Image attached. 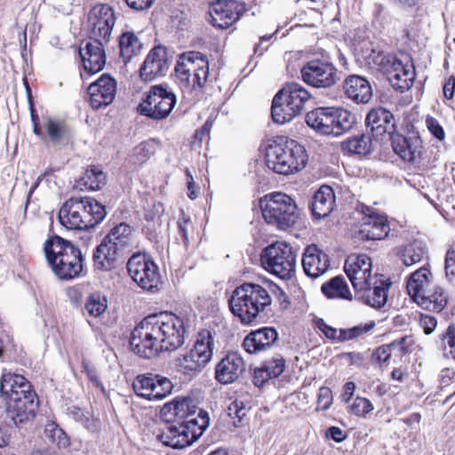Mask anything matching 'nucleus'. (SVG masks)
Here are the masks:
<instances>
[{
    "label": "nucleus",
    "mask_w": 455,
    "mask_h": 455,
    "mask_svg": "<svg viewBox=\"0 0 455 455\" xmlns=\"http://www.w3.org/2000/svg\"><path fill=\"white\" fill-rule=\"evenodd\" d=\"M434 284L432 273L427 267H423L411 274L406 283V291L418 304Z\"/></svg>",
    "instance_id": "obj_28"
},
{
    "label": "nucleus",
    "mask_w": 455,
    "mask_h": 455,
    "mask_svg": "<svg viewBox=\"0 0 455 455\" xmlns=\"http://www.w3.org/2000/svg\"><path fill=\"white\" fill-rule=\"evenodd\" d=\"M29 382L20 374L4 370L0 379V393L7 399L31 391Z\"/></svg>",
    "instance_id": "obj_30"
},
{
    "label": "nucleus",
    "mask_w": 455,
    "mask_h": 455,
    "mask_svg": "<svg viewBox=\"0 0 455 455\" xmlns=\"http://www.w3.org/2000/svg\"><path fill=\"white\" fill-rule=\"evenodd\" d=\"M158 437L164 445L174 449H182L192 444L188 434L186 432L181 422L178 426H166Z\"/></svg>",
    "instance_id": "obj_33"
},
{
    "label": "nucleus",
    "mask_w": 455,
    "mask_h": 455,
    "mask_svg": "<svg viewBox=\"0 0 455 455\" xmlns=\"http://www.w3.org/2000/svg\"><path fill=\"white\" fill-rule=\"evenodd\" d=\"M413 340L411 337L406 336L402 338L400 340H395L391 343V347L395 349V353L403 354L409 349V347L412 344Z\"/></svg>",
    "instance_id": "obj_61"
},
{
    "label": "nucleus",
    "mask_w": 455,
    "mask_h": 455,
    "mask_svg": "<svg viewBox=\"0 0 455 455\" xmlns=\"http://www.w3.org/2000/svg\"><path fill=\"white\" fill-rule=\"evenodd\" d=\"M83 368L84 371L86 372L88 378L91 379V381L96 387H100L102 391H104V386L99 379L96 370L92 366H91L89 363L86 362L83 363Z\"/></svg>",
    "instance_id": "obj_63"
},
{
    "label": "nucleus",
    "mask_w": 455,
    "mask_h": 455,
    "mask_svg": "<svg viewBox=\"0 0 455 455\" xmlns=\"http://www.w3.org/2000/svg\"><path fill=\"white\" fill-rule=\"evenodd\" d=\"M185 332L182 318L161 312L148 315L134 328L130 345L140 356L152 358L161 351H173L181 347Z\"/></svg>",
    "instance_id": "obj_1"
},
{
    "label": "nucleus",
    "mask_w": 455,
    "mask_h": 455,
    "mask_svg": "<svg viewBox=\"0 0 455 455\" xmlns=\"http://www.w3.org/2000/svg\"><path fill=\"white\" fill-rule=\"evenodd\" d=\"M120 54L124 62L140 53L142 44L133 32L124 33L119 39Z\"/></svg>",
    "instance_id": "obj_43"
},
{
    "label": "nucleus",
    "mask_w": 455,
    "mask_h": 455,
    "mask_svg": "<svg viewBox=\"0 0 455 455\" xmlns=\"http://www.w3.org/2000/svg\"><path fill=\"white\" fill-rule=\"evenodd\" d=\"M214 334L208 330L201 331L193 348L176 359V367L183 374L195 376L212 360L215 349Z\"/></svg>",
    "instance_id": "obj_9"
},
{
    "label": "nucleus",
    "mask_w": 455,
    "mask_h": 455,
    "mask_svg": "<svg viewBox=\"0 0 455 455\" xmlns=\"http://www.w3.org/2000/svg\"><path fill=\"white\" fill-rule=\"evenodd\" d=\"M228 414L240 421L247 414V408L243 401L235 400L228 407Z\"/></svg>",
    "instance_id": "obj_56"
},
{
    "label": "nucleus",
    "mask_w": 455,
    "mask_h": 455,
    "mask_svg": "<svg viewBox=\"0 0 455 455\" xmlns=\"http://www.w3.org/2000/svg\"><path fill=\"white\" fill-rule=\"evenodd\" d=\"M393 150L403 161L419 163L423 153V141L417 132H411L406 136L400 133L391 137Z\"/></svg>",
    "instance_id": "obj_19"
},
{
    "label": "nucleus",
    "mask_w": 455,
    "mask_h": 455,
    "mask_svg": "<svg viewBox=\"0 0 455 455\" xmlns=\"http://www.w3.org/2000/svg\"><path fill=\"white\" fill-rule=\"evenodd\" d=\"M448 294L444 289L434 284L429 291L422 296L418 305L421 307L434 312H441L447 305Z\"/></svg>",
    "instance_id": "obj_37"
},
{
    "label": "nucleus",
    "mask_w": 455,
    "mask_h": 455,
    "mask_svg": "<svg viewBox=\"0 0 455 455\" xmlns=\"http://www.w3.org/2000/svg\"><path fill=\"white\" fill-rule=\"evenodd\" d=\"M332 109L333 108H318L308 112L306 116L307 125L322 134L330 135Z\"/></svg>",
    "instance_id": "obj_38"
},
{
    "label": "nucleus",
    "mask_w": 455,
    "mask_h": 455,
    "mask_svg": "<svg viewBox=\"0 0 455 455\" xmlns=\"http://www.w3.org/2000/svg\"><path fill=\"white\" fill-rule=\"evenodd\" d=\"M162 411L164 415L170 414L181 422L196 412V405L192 398L178 397L164 404Z\"/></svg>",
    "instance_id": "obj_34"
},
{
    "label": "nucleus",
    "mask_w": 455,
    "mask_h": 455,
    "mask_svg": "<svg viewBox=\"0 0 455 455\" xmlns=\"http://www.w3.org/2000/svg\"><path fill=\"white\" fill-rule=\"evenodd\" d=\"M176 103L175 93L167 85L158 84L150 88L139 110L152 119L161 120L169 116Z\"/></svg>",
    "instance_id": "obj_12"
},
{
    "label": "nucleus",
    "mask_w": 455,
    "mask_h": 455,
    "mask_svg": "<svg viewBox=\"0 0 455 455\" xmlns=\"http://www.w3.org/2000/svg\"><path fill=\"white\" fill-rule=\"evenodd\" d=\"M357 211L363 215L358 229L361 239L381 240L388 235L390 228L386 216L363 204L358 206Z\"/></svg>",
    "instance_id": "obj_18"
},
{
    "label": "nucleus",
    "mask_w": 455,
    "mask_h": 455,
    "mask_svg": "<svg viewBox=\"0 0 455 455\" xmlns=\"http://www.w3.org/2000/svg\"><path fill=\"white\" fill-rule=\"evenodd\" d=\"M344 269L355 291L365 290L366 285L379 276L372 274L371 259L366 254L349 255L345 261Z\"/></svg>",
    "instance_id": "obj_16"
},
{
    "label": "nucleus",
    "mask_w": 455,
    "mask_h": 455,
    "mask_svg": "<svg viewBox=\"0 0 455 455\" xmlns=\"http://www.w3.org/2000/svg\"><path fill=\"white\" fill-rule=\"evenodd\" d=\"M426 125L430 133L438 140L445 139V132L439 122L432 116H427L426 119Z\"/></svg>",
    "instance_id": "obj_57"
},
{
    "label": "nucleus",
    "mask_w": 455,
    "mask_h": 455,
    "mask_svg": "<svg viewBox=\"0 0 455 455\" xmlns=\"http://www.w3.org/2000/svg\"><path fill=\"white\" fill-rule=\"evenodd\" d=\"M300 73L302 80L315 88H330L339 80L338 69L326 60L315 59L307 62Z\"/></svg>",
    "instance_id": "obj_15"
},
{
    "label": "nucleus",
    "mask_w": 455,
    "mask_h": 455,
    "mask_svg": "<svg viewBox=\"0 0 455 455\" xmlns=\"http://www.w3.org/2000/svg\"><path fill=\"white\" fill-rule=\"evenodd\" d=\"M323 293L329 299H352V293L342 276H335L324 283L321 288Z\"/></svg>",
    "instance_id": "obj_41"
},
{
    "label": "nucleus",
    "mask_w": 455,
    "mask_h": 455,
    "mask_svg": "<svg viewBox=\"0 0 455 455\" xmlns=\"http://www.w3.org/2000/svg\"><path fill=\"white\" fill-rule=\"evenodd\" d=\"M393 353H395V351L393 349V347H391L390 343L389 345H384L378 347L374 351L372 358L379 363H386L388 361Z\"/></svg>",
    "instance_id": "obj_58"
},
{
    "label": "nucleus",
    "mask_w": 455,
    "mask_h": 455,
    "mask_svg": "<svg viewBox=\"0 0 455 455\" xmlns=\"http://www.w3.org/2000/svg\"><path fill=\"white\" fill-rule=\"evenodd\" d=\"M105 206L92 197L70 198L59 212V220L67 229L94 228L106 217Z\"/></svg>",
    "instance_id": "obj_5"
},
{
    "label": "nucleus",
    "mask_w": 455,
    "mask_h": 455,
    "mask_svg": "<svg viewBox=\"0 0 455 455\" xmlns=\"http://www.w3.org/2000/svg\"><path fill=\"white\" fill-rule=\"evenodd\" d=\"M443 350L447 356L455 359V327L451 325L447 328L443 336Z\"/></svg>",
    "instance_id": "obj_54"
},
{
    "label": "nucleus",
    "mask_w": 455,
    "mask_h": 455,
    "mask_svg": "<svg viewBox=\"0 0 455 455\" xmlns=\"http://www.w3.org/2000/svg\"><path fill=\"white\" fill-rule=\"evenodd\" d=\"M44 251L48 263L59 278L72 279L82 272V252L69 241L58 235L52 236L44 243Z\"/></svg>",
    "instance_id": "obj_4"
},
{
    "label": "nucleus",
    "mask_w": 455,
    "mask_h": 455,
    "mask_svg": "<svg viewBox=\"0 0 455 455\" xmlns=\"http://www.w3.org/2000/svg\"><path fill=\"white\" fill-rule=\"evenodd\" d=\"M419 324L423 328L426 334H430L435 329L437 321L434 316L421 315Z\"/></svg>",
    "instance_id": "obj_60"
},
{
    "label": "nucleus",
    "mask_w": 455,
    "mask_h": 455,
    "mask_svg": "<svg viewBox=\"0 0 455 455\" xmlns=\"http://www.w3.org/2000/svg\"><path fill=\"white\" fill-rule=\"evenodd\" d=\"M243 371V358L236 353H231L217 364L215 377L221 384H230L235 381Z\"/></svg>",
    "instance_id": "obj_26"
},
{
    "label": "nucleus",
    "mask_w": 455,
    "mask_h": 455,
    "mask_svg": "<svg viewBox=\"0 0 455 455\" xmlns=\"http://www.w3.org/2000/svg\"><path fill=\"white\" fill-rule=\"evenodd\" d=\"M260 260L263 267L281 279H290L295 272L296 254L284 242H275L266 247Z\"/></svg>",
    "instance_id": "obj_11"
},
{
    "label": "nucleus",
    "mask_w": 455,
    "mask_h": 455,
    "mask_svg": "<svg viewBox=\"0 0 455 455\" xmlns=\"http://www.w3.org/2000/svg\"><path fill=\"white\" fill-rule=\"evenodd\" d=\"M278 334L274 328L265 327L251 331L245 337L243 347L249 354H256L270 348L277 340Z\"/></svg>",
    "instance_id": "obj_27"
},
{
    "label": "nucleus",
    "mask_w": 455,
    "mask_h": 455,
    "mask_svg": "<svg viewBox=\"0 0 455 455\" xmlns=\"http://www.w3.org/2000/svg\"><path fill=\"white\" fill-rule=\"evenodd\" d=\"M210 419L208 413L203 410H199L197 414L187 418L181 421L186 432L188 434L192 443L196 441L209 426Z\"/></svg>",
    "instance_id": "obj_39"
},
{
    "label": "nucleus",
    "mask_w": 455,
    "mask_h": 455,
    "mask_svg": "<svg viewBox=\"0 0 455 455\" xmlns=\"http://www.w3.org/2000/svg\"><path fill=\"white\" fill-rule=\"evenodd\" d=\"M333 396L331 390L327 387L319 388L317 396V410L326 411L332 404Z\"/></svg>",
    "instance_id": "obj_55"
},
{
    "label": "nucleus",
    "mask_w": 455,
    "mask_h": 455,
    "mask_svg": "<svg viewBox=\"0 0 455 455\" xmlns=\"http://www.w3.org/2000/svg\"><path fill=\"white\" fill-rule=\"evenodd\" d=\"M127 269L140 287L152 292L157 290L160 275L156 265L146 254H133L127 262Z\"/></svg>",
    "instance_id": "obj_13"
},
{
    "label": "nucleus",
    "mask_w": 455,
    "mask_h": 455,
    "mask_svg": "<svg viewBox=\"0 0 455 455\" xmlns=\"http://www.w3.org/2000/svg\"><path fill=\"white\" fill-rule=\"evenodd\" d=\"M37 407L36 394L33 390L12 396L7 401L6 418L15 426L25 424L35 418Z\"/></svg>",
    "instance_id": "obj_17"
},
{
    "label": "nucleus",
    "mask_w": 455,
    "mask_h": 455,
    "mask_svg": "<svg viewBox=\"0 0 455 455\" xmlns=\"http://www.w3.org/2000/svg\"><path fill=\"white\" fill-rule=\"evenodd\" d=\"M116 17L114 9L106 4L93 6L87 18V28L91 40L108 42Z\"/></svg>",
    "instance_id": "obj_14"
},
{
    "label": "nucleus",
    "mask_w": 455,
    "mask_h": 455,
    "mask_svg": "<svg viewBox=\"0 0 455 455\" xmlns=\"http://www.w3.org/2000/svg\"><path fill=\"white\" fill-rule=\"evenodd\" d=\"M84 308L90 315L99 317L108 308V299L100 292H93L87 297Z\"/></svg>",
    "instance_id": "obj_47"
},
{
    "label": "nucleus",
    "mask_w": 455,
    "mask_h": 455,
    "mask_svg": "<svg viewBox=\"0 0 455 455\" xmlns=\"http://www.w3.org/2000/svg\"><path fill=\"white\" fill-rule=\"evenodd\" d=\"M330 135L340 136L352 129L355 124V116L343 108H333L331 111Z\"/></svg>",
    "instance_id": "obj_35"
},
{
    "label": "nucleus",
    "mask_w": 455,
    "mask_h": 455,
    "mask_svg": "<svg viewBox=\"0 0 455 455\" xmlns=\"http://www.w3.org/2000/svg\"><path fill=\"white\" fill-rule=\"evenodd\" d=\"M373 410V405L370 400L363 397H356L350 405V413L355 416H364Z\"/></svg>",
    "instance_id": "obj_53"
},
{
    "label": "nucleus",
    "mask_w": 455,
    "mask_h": 455,
    "mask_svg": "<svg viewBox=\"0 0 455 455\" xmlns=\"http://www.w3.org/2000/svg\"><path fill=\"white\" fill-rule=\"evenodd\" d=\"M345 95L357 104H365L372 97V89L370 83L363 76H349L343 84Z\"/></svg>",
    "instance_id": "obj_29"
},
{
    "label": "nucleus",
    "mask_w": 455,
    "mask_h": 455,
    "mask_svg": "<svg viewBox=\"0 0 455 455\" xmlns=\"http://www.w3.org/2000/svg\"><path fill=\"white\" fill-rule=\"evenodd\" d=\"M169 69L166 50L162 46L153 48L147 55L140 68V76L144 82L165 76Z\"/></svg>",
    "instance_id": "obj_21"
},
{
    "label": "nucleus",
    "mask_w": 455,
    "mask_h": 455,
    "mask_svg": "<svg viewBox=\"0 0 455 455\" xmlns=\"http://www.w3.org/2000/svg\"><path fill=\"white\" fill-rule=\"evenodd\" d=\"M394 119L393 114L383 108H378L371 109L366 116V124L371 127L372 132L378 133L390 132L393 130L395 124H392Z\"/></svg>",
    "instance_id": "obj_36"
},
{
    "label": "nucleus",
    "mask_w": 455,
    "mask_h": 455,
    "mask_svg": "<svg viewBox=\"0 0 455 455\" xmlns=\"http://www.w3.org/2000/svg\"><path fill=\"white\" fill-rule=\"evenodd\" d=\"M172 388L173 385L169 379L158 375L148 400H162L171 394Z\"/></svg>",
    "instance_id": "obj_49"
},
{
    "label": "nucleus",
    "mask_w": 455,
    "mask_h": 455,
    "mask_svg": "<svg viewBox=\"0 0 455 455\" xmlns=\"http://www.w3.org/2000/svg\"><path fill=\"white\" fill-rule=\"evenodd\" d=\"M134 242L133 229L130 225L120 223L114 227L93 253L95 267L105 271L111 269L118 258L132 248Z\"/></svg>",
    "instance_id": "obj_6"
},
{
    "label": "nucleus",
    "mask_w": 455,
    "mask_h": 455,
    "mask_svg": "<svg viewBox=\"0 0 455 455\" xmlns=\"http://www.w3.org/2000/svg\"><path fill=\"white\" fill-rule=\"evenodd\" d=\"M268 373L274 378L279 377L286 367V362L281 355H275L263 363Z\"/></svg>",
    "instance_id": "obj_51"
},
{
    "label": "nucleus",
    "mask_w": 455,
    "mask_h": 455,
    "mask_svg": "<svg viewBox=\"0 0 455 455\" xmlns=\"http://www.w3.org/2000/svg\"><path fill=\"white\" fill-rule=\"evenodd\" d=\"M279 92L283 99L290 103L298 116L301 114L306 103L311 99L309 92L298 83L287 84Z\"/></svg>",
    "instance_id": "obj_32"
},
{
    "label": "nucleus",
    "mask_w": 455,
    "mask_h": 455,
    "mask_svg": "<svg viewBox=\"0 0 455 455\" xmlns=\"http://www.w3.org/2000/svg\"><path fill=\"white\" fill-rule=\"evenodd\" d=\"M89 102L98 109L113 102L116 93V82L109 76L102 75L88 87Z\"/></svg>",
    "instance_id": "obj_22"
},
{
    "label": "nucleus",
    "mask_w": 455,
    "mask_h": 455,
    "mask_svg": "<svg viewBox=\"0 0 455 455\" xmlns=\"http://www.w3.org/2000/svg\"><path fill=\"white\" fill-rule=\"evenodd\" d=\"M445 272L446 275L451 279L455 276V251L450 250L446 254L445 259Z\"/></svg>",
    "instance_id": "obj_62"
},
{
    "label": "nucleus",
    "mask_w": 455,
    "mask_h": 455,
    "mask_svg": "<svg viewBox=\"0 0 455 455\" xmlns=\"http://www.w3.org/2000/svg\"><path fill=\"white\" fill-rule=\"evenodd\" d=\"M155 143L145 141L138 145L133 149V157L135 163L143 164L155 154Z\"/></svg>",
    "instance_id": "obj_50"
},
{
    "label": "nucleus",
    "mask_w": 455,
    "mask_h": 455,
    "mask_svg": "<svg viewBox=\"0 0 455 455\" xmlns=\"http://www.w3.org/2000/svg\"><path fill=\"white\" fill-rule=\"evenodd\" d=\"M259 207L266 222L285 230L292 227L299 219L298 206L295 201L283 193L266 195L259 201Z\"/></svg>",
    "instance_id": "obj_7"
},
{
    "label": "nucleus",
    "mask_w": 455,
    "mask_h": 455,
    "mask_svg": "<svg viewBox=\"0 0 455 455\" xmlns=\"http://www.w3.org/2000/svg\"><path fill=\"white\" fill-rule=\"evenodd\" d=\"M400 257L403 263L410 267L427 258V249L421 242L415 241L403 247Z\"/></svg>",
    "instance_id": "obj_45"
},
{
    "label": "nucleus",
    "mask_w": 455,
    "mask_h": 455,
    "mask_svg": "<svg viewBox=\"0 0 455 455\" xmlns=\"http://www.w3.org/2000/svg\"><path fill=\"white\" fill-rule=\"evenodd\" d=\"M158 375L146 374L138 376L133 383L132 387L134 392L141 397L149 399L150 395L154 388L155 381H157Z\"/></svg>",
    "instance_id": "obj_48"
},
{
    "label": "nucleus",
    "mask_w": 455,
    "mask_h": 455,
    "mask_svg": "<svg viewBox=\"0 0 455 455\" xmlns=\"http://www.w3.org/2000/svg\"><path fill=\"white\" fill-rule=\"evenodd\" d=\"M107 176L97 165L88 166L78 181V186L88 190H100L106 184Z\"/></svg>",
    "instance_id": "obj_42"
},
{
    "label": "nucleus",
    "mask_w": 455,
    "mask_h": 455,
    "mask_svg": "<svg viewBox=\"0 0 455 455\" xmlns=\"http://www.w3.org/2000/svg\"><path fill=\"white\" fill-rule=\"evenodd\" d=\"M341 148L349 154L367 155L371 152V139L370 135L359 134L344 140Z\"/></svg>",
    "instance_id": "obj_44"
},
{
    "label": "nucleus",
    "mask_w": 455,
    "mask_h": 455,
    "mask_svg": "<svg viewBox=\"0 0 455 455\" xmlns=\"http://www.w3.org/2000/svg\"><path fill=\"white\" fill-rule=\"evenodd\" d=\"M43 121L46 136L53 145L60 143L66 138L68 131L62 122L49 116L44 117Z\"/></svg>",
    "instance_id": "obj_46"
},
{
    "label": "nucleus",
    "mask_w": 455,
    "mask_h": 455,
    "mask_svg": "<svg viewBox=\"0 0 455 455\" xmlns=\"http://www.w3.org/2000/svg\"><path fill=\"white\" fill-rule=\"evenodd\" d=\"M319 329L328 339L339 341L341 329L333 328L325 323H319Z\"/></svg>",
    "instance_id": "obj_64"
},
{
    "label": "nucleus",
    "mask_w": 455,
    "mask_h": 455,
    "mask_svg": "<svg viewBox=\"0 0 455 455\" xmlns=\"http://www.w3.org/2000/svg\"><path fill=\"white\" fill-rule=\"evenodd\" d=\"M374 327V323L354 326L349 329H341L339 341L343 342L357 338Z\"/></svg>",
    "instance_id": "obj_52"
},
{
    "label": "nucleus",
    "mask_w": 455,
    "mask_h": 455,
    "mask_svg": "<svg viewBox=\"0 0 455 455\" xmlns=\"http://www.w3.org/2000/svg\"><path fill=\"white\" fill-rule=\"evenodd\" d=\"M376 65L387 76L392 86L402 92L408 90L415 79V69L411 58L407 54L400 57L379 52L374 59Z\"/></svg>",
    "instance_id": "obj_10"
},
{
    "label": "nucleus",
    "mask_w": 455,
    "mask_h": 455,
    "mask_svg": "<svg viewBox=\"0 0 455 455\" xmlns=\"http://www.w3.org/2000/svg\"><path fill=\"white\" fill-rule=\"evenodd\" d=\"M335 195L329 186H322L315 194L311 204L313 215L317 219H323L333 211Z\"/></svg>",
    "instance_id": "obj_31"
},
{
    "label": "nucleus",
    "mask_w": 455,
    "mask_h": 455,
    "mask_svg": "<svg viewBox=\"0 0 455 455\" xmlns=\"http://www.w3.org/2000/svg\"><path fill=\"white\" fill-rule=\"evenodd\" d=\"M271 115L275 123L283 124L294 119L298 114L278 92L273 99Z\"/></svg>",
    "instance_id": "obj_40"
},
{
    "label": "nucleus",
    "mask_w": 455,
    "mask_h": 455,
    "mask_svg": "<svg viewBox=\"0 0 455 455\" xmlns=\"http://www.w3.org/2000/svg\"><path fill=\"white\" fill-rule=\"evenodd\" d=\"M243 7L234 0H219L209 7V21L216 28H227L240 19Z\"/></svg>",
    "instance_id": "obj_20"
},
{
    "label": "nucleus",
    "mask_w": 455,
    "mask_h": 455,
    "mask_svg": "<svg viewBox=\"0 0 455 455\" xmlns=\"http://www.w3.org/2000/svg\"><path fill=\"white\" fill-rule=\"evenodd\" d=\"M272 302L266 288L244 283L237 286L228 299L231 313L243 323H251Z\"/></svg>",
    "instance_id": "obj_3"
},
{
    "label": "nucleus",
    "mask_w": 455,
    "mask_h": 455,
    "mask_svg": "<svg viewBox=\"0 0 455 455\" xmlns=\"http://www.w3.org/2000/svg\"><path fill=\"white\" fill-rule=\"evenodd\" d=\"M105 43L102 40H92L86 43L84 49H81L80 55L84 68L88 74H94L103 69L106 64V54L103 49Z\"/></svg>",
    "instance_id": "obj_24"
},
{
    "label": "nucleus",
    "mask_w": 455,
    "mask_h": 455,
    "mask_svg": "<svg viewBox=\"0 0 455 455\" xmlns=\"http://www.w3.org/2000/svg\"><path fill=\"white\" fill-rule=\"evenodd\" d=\"M389 286V283L378 276L366 285L365 290L355 291L364 304L374 308H381L387 303Z\"/></svg>",
    "instance_id": "obj_25"
},
{
    "label": "nucleus",
    "mask_w": 455,
    "mask_h": 455,
    "mask_svg": "<svg viewBox=\"0 0 455 455\" xmlns=\"http://www.w3.org/2000/svg\"><path fill=\"white\" fill-rule=\"evenodd\" d=\"M307 162L303 146L281 136L269 140L266 146V164L273 172L290 175L302 170Z\"/></svg>",
    "instance_id": "obj_2"
},
{
    "label": "nucleus",
    "mask_w": 455,
    "mask_h": 455,
    "mask_svg": "<svg viewBox=\"0 0 455 455\" xmlns=\"http://www.w3.org/2000/svg\"><path fill=\"white\" fill-rule=\"evenodd\" d=\"M175 76L181 87L194 90L202 87L209 76L207 57L199 52L180 55L175 66Z\"/></svg>",
    "instance_id": "obj_8"
},
{
    "label": "nucleus",
    "mask_w": 455,
    "mask_h": 455,
    "mask_svg": "<svg viewBox=\"0 0 455 455\" xmlns=\"http://www.w3.org/2000/svg\"><path fill=\"white\" fill-rule=\"evenodd\" d=\"M270 379H273V377L268 373L263 364L261 367L254 370L252 381L255 386L261 387Z\"/></svg>",
    "instance_id": "obj_59"
},
{
    "label": "nucleus",
    "mask_w": 455,
    "mask_h": 455,
    "mask_svg": "<svg viewBox=\"0 0 455 455\" xmlns=\"http://www.w3.org/2000/svg\"><path fill=\"white\" fill-rule=\"evenodd\" d=\"M302 267L307 276L317 278L329 269V256L315 244L308 245L302 256Z\"/></svg>",
    "instance_id": "obj_23"
}]
</instances>
